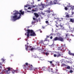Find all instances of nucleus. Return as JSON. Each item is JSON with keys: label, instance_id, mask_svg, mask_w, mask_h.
<instances>
[{"label": "nucleus", "instance_id": "f257e3e1", "mask_svg": "<svg viewBox=\"0 0 74 74\" xmlns=\"http://www.w3.org/2000/svg\"><path fill=\"white\" fill-rule=\"evenodd\" d=\"M19 11L21 13H19V12L16 10H14L13 11L14 13L13 15H16L12 16L11 17V19L13 21H16V20L19 19L21 18V14H22V15H23L24 14V11L22 12V10H20Z\"/></svg>", "mask_w": 74, "mask_h": 74}, {"label": "nucleus", "instance_id": "f03ea898", "mask_svg": "<svg viewBox=\"0 0 74 74\" xmlns=\"http://www.w3.org/2000/svg\"><path fill=\"white\" fill-rule=\"evenodd\" d=\"M27 37H29V33H31L30 35L31 36H36V34L32 30H29L28 29L27 30Z\"/></svg>", "mask_w": 74, "mask_h": 74}, {"label": "nucleus", "instance_id": "7ed1b4c3", "mask_svg": "<svg viewBox=\"0 0 74 74\" xmlns=\"http://www.w3.org/2000/svg\"><path fill=\"white\" fill-rule=\"evenodd\" d=\"M11 71V68H8V70L5 71V70H3V72H1V73L0 72L1 74H10V71Z\"/></svg>", "mask_w": 74, "mask_h": 74}, {"label": "nucleus", "instance_id": "20e7f679", "mask_svg": "<svg viewBox=\"0 0 74 74\" xmlns=\"http://www.w3.org/2000/svg\"><path fill=\"white\" fill-rule=\"evenodd\" d=\"M54 3L52 2V1H51L49 3H48V4H47L46 6H48L49 5H52L53 4H58L59 3V0H54L53 1Z\"/></svg>", "mask_w": 74, "mask_h": 74}, {"label": "nucleus", "instance_id": "39448f33", "mask_svg": "<svg viewBox=\"0 0 74 74\" xmlns=\"http://www.w3.org/2000/svg\"><path fill=\"white\" fill-rule=\"evenodd\" d=\"M58 41H60L62 42H63L64 41V39L62 37H58Z\"/></svg>", "mask_w": 74, "mask_h": 74}, {"label": "nucleus", "instance_id": "423d86ee", "mask_svg": "<svg viewBox=\"0 0 74 74\" xmlns=\"http://www.w3.org/2000/svg\"><path fill=\"white\" fill-rule=\"evenodd\" d=\"M65 14L66 15L65 17L66 18H69L70 17V14H68V13L66 12L65 13Z\"/></svg>", "mask_w": 74, "mask_h": 74}, {"label": "nucleus", "instance_id": "0eeeda50", "mask_svg": "<svg viewBox=\"0 0 74 74\" xmlns=\"http://www.w3.org/2000/svg\"><path fill=\"white\" fill-rule=\"evenodd\" d=\"M57 40L59 41V37H56L54 38V40H53V41H57Z\"/></svg>", "mask_w": 74, "mask_h": 74}, {"label": "nucleus", "instance_id": "6e6552de", "mask_svg": "<svg viewBox=\"0 0 74 74\" xmlns=\"http://www.w3.org/2000/svg\"><path fill=\"white\" fill-rule=\"evenodd\" d=\"M34 15L36 18H38L39 16V15L38 14L36 13H34Z\"/></svg>", "mask_w": 74, "mask_h": 74}, {"label": "nucleus", "instance_id": "1a4fd4ad", "mask_svg": "<svg viewBox=\"0 0 74 74\" xmlns=\"http://www.w3.org/2000/svg\"><path fill=\"white\" fill-rule=\"evenodd\" d=\"M69 53L70 55H72V56H74V53H71L70 51H69Z\"/></svg>", "mask_w": 74, "mask_h": 74}, {"label": "nucleus", "instance_id": "9d476101", "mask_svg": "<svg viewBox=\"0 0 74 74\" xmlns=\"http://www.w3.org/2000/svg\"><path fill=\"white\" fill-rule=\"evenodd\" d=\"M57 57L58 58V57H59L60 56H61V55L60 54V53H59L58 52L57 53Z\"/></svg>", "mask_w": 74, "mask_h": 74}, {"label": "nucleus", "instance_id": "9b49d317", "mask_svg": "<svg viewBox=\"0 0 74 74\" xmlns=\"http://www.w3.org/2000/svg\"><path fill=\"white\" fill-rule=\"evenodd\" d=\"M48 10H47L46 11V12L48 13H50L51 12V10H50V8H49Z\"/></svg>", "mask_w": 74, "mask_h": 74}, {"label": "nucleus", "instance_id": "f8f14e48", "mask_svg": "<svg viewBox=\"0 0 74 74\" xmlns=\"http://www.w3.org/2000/svg\"><path fill=\"white\" fill-rule=\"evenodd\" d=\"M49 72H51V71L52 72V71H53V69L52 68L49 69Z\"/></svg>", "mask_w": 74, "mask_h": 74}, {"label": "nucleus", "instance_id": "ddd939ff", "mask_svg": "<svg viewBox=\"0 0 74 74\" xmlns=\"http://www.w3.org/2000/svg\"><path fill=\"white\" fill-rule=\"evenodd\" d=\"M70 21L72 23H74V19L71 18L70 19Z\"/></svg>", "mask_w": 74, "mask_h": 74}, {"label": "nucleus", "instance_id": "4468645a", "mask_svg": "<svg viewBox=\"0 0 74 74\" xmlns=\"http://www.w3.org/2000/svg\"><path fill=\"white\" fill-rule=\"evenodd\" d=\"M47 67H44L43 68V70L44 71H46L47 70Z\"/></svg>", "mask_w": 74, "mask_h": 74}, {"label": "nucleus", "instance_id": "2eb2a0df", "mask_svg": "<svg viewBox=\"0 0 74 74\" xmlns=\"http://www.w3.org/2000/svg\"><path fill=\"white\" fill-rule=\"evenodd\" d=\"M25 49H26V50L27 51V48H29V47H28V45H25Z\"/></svg>", "mask_w": 74, "mask_h": 74}, {"label": "nucleus", "instance_id": "dca6fc26", "mask_svg": "<svg viewBox=\"0 0 74 74\" xmlns=\"http://www.w3.org/2000/svg\"><path fill=\"white\" fill-rule=\"evenodd\" d=\"M41 5H42V8H44V6H45V5L44 4H42V2L41 3Z\"/></svg>", "mask_w": 74, "mask_h": 74}, {"label": "nucleus", "instance_id": "f3484780", "mask_svg": "<svg viewBox=\"0 0 74 74\" xmlns=\"http://www.w3.org/2000/svg\"><path fill=\"white\" fill-rule=\"evenodd\" d=\"M45 23L47 24V25H49V23L48 22V21H45Z\"/></svg>", "mask_w": 74, "mask_h": 74}, {"label": "nucleus", "instance_id": "a211bd4d", "mask_svg": "<svg viewBox=\"0 0 74 74\" xmlns=\"http://www.w3.org/2000/svg\"><path fill=\"white\" fill-rule=\"evenodd\" d=\"M71 8L70 9V10H73L74 9V6H71Z\"/></svg>", "mask_w": 74, "mask_h": 74}, {"label": "nucleus", "instance_id": "6ab92c4d", "mask_svg": "<svg viewBox=\"0 0 74 74\" xmlns=\"http://www.w3.org/2000/svg\"><path fill=\"white\" fill-rule=\"evenodd\" d=\"M43 53L44 54H45V55H49V53L47 52L45 53V52H43Z\"/></svg>", "mask_w": 74, "mask_h": 74}, {"label": "nucleus", "instance_id": "aec40b11", "mask_svg": "<svg viewBox=\"0 0 74 74\" xmlns=\"http://www.w3.org/2000/svg\"><path fill=\"white\" fill-rule=\"evenodd\" d=\"M35 7H36V5H32L31 6V8H34Z\"/></svg>", "mask_w": 74, "mask_h": 74}, {"label": "nucleus", "instance_id": "412c9836", "mask_svg": "<svg viewBox=\"0 0 74 74\" xmlns=\"http://www.w3.org/2000/svg\"><path fill=\"white\" fill-rule=\"evenodd\" d=\"M71 6H70V4L69 3V4L67 6V7H71Z\"/></svg>", "mask_w": 74, "mask_h": 74}, {"label": "nucleus", "instance_id": "4be33fe9", "mask_svg": "<svg viewBox=\"0 0 74 74\" xmlns=\"http://www.w3.org/2000/svg\"><path fill=\"white\" fill-rule=\"evenodd\" d=\"M69 35V34H66V38H67V36Z\"/></svg>", "mask_w": 74, "mask_h": 74}, {"label": "nucleus", "instance_id": "5701e85b", "mask_svg": "<svg viewBox=\"0 0 74 74\" xmlns=\"http://www.w3.org/2000/svg\"><path fill=\"white\" fill-rule=\"evenodd\" d=\"M70 32H72V33H73V32H74V30H73V29H72L70 30Z\"/></svg>", "mask_w": 74, "mask_h": 74}, {"label": "nucleus", "instance_id": "b1692460", "mask_svg": "<svg viewBox=\"0 0 74 74\" xmlns=\"http://www.w3.org/2000/svg\"><path fill=\"white\" fill-rule=\"evenodd\" d=\"M30 50L31 51H33L34 50V48H32Z\"/></svg>", "mask_w": 74, "mask_h": 74}, {"label": "nucleus", "instance_id": "393cba45", "mask_svg": "<svg viewBox=\"0 0 74 74\" xmlns=\"http://www.w3.org/2000/svg\"><path fill=\"white\" fill-rule=\"evenodd\" d=\"M67 69H70V66H68L67 67Z\"/></svg>", "mask_w": 74, "mask_h": 74}, {"label": "nucleus", "instance_id": "a878e982", "mask_svg": "<svg viewBox=\"0 0 74 74\" xmlns=\"http://www.w3.org/2000/svg\"><path fill=\"white\" fill-rule=\"evenodd\" d=\"M33 3H31V4L33 5V4H34V0H33Z\"/></svg>", "mask_w": 74, "mask_h": 74}, {"label": "nucleus", "instance_id": "bb28decb", "mask_svg": "<svg viewBox=\"0 0 74 74\" xmlns=\"http://www.w3.org/2000/svg\"><path fill=\"white\" fill-rule=\"evenodd\" d=\"M64 8L65 10H68V8H67V7H65Z\"/></svg>", "mask_w": 74, "mask_h": 74}, {"label": "nucleus", "instance_id": "cd10ccee", "mask_svg": "<svg viewBox=\"0 0 74 74\" xmlns=\"http://www.w3.org/2000/svg\"><path fill=\"white\" fill-rule=\"evenodd\" d=\"M51 66L52 67H53L54 66V64H51Z\"/></svg>", "mask_w": 74, "mask_h": 74}, {"label": "nucleus", "instance_id": "c85d7f7f", "mask_svg": "<svg viewBox=\"0 0 74 74\" xmlns=\"http://www.w3.org/2000/svg\"><path fill=\"white\" fill-rule=\"evenodd\" d=\"M31 7H32V6H31L30 7H29V8H28V10H30V9H31V8H32Z\"/></svg>", "mask_w": 74, "mask_h": 74}, {"label": "nucleus", "instance_id": "c756f323", "mask_svg": "<svg viewBox=\"0 0 74 74\" xmlns=\"http://www.w3.org/2000/svg\"><path fill=\"white\" fill-rule=\"evenodd\" d=\"M29 5H25L24 7H28Z\"/></svg>", "mask_w": 74, "mask_h": 74}, {"label": "nucleus", "instance_id": "7c9ffc66", "mask_svg": "<svg viewBox=\"0 0 74 74\" xmlns=\"http://www.w3.org/2000/svg\"><path fill=\"white\" fill-rule=\"evenodd\" d=\"M62 66H66V64H62Z\"/></svg>", "mask_w": 74, "mask_h": 74}, {"label": "nucleus", "instance_id": "2f4dec72", "mask_svg": "<svg viewBox=\"0 0 74 74\" xmlns=\"http://www.w3.org/2000/svg\"><path fill=\"white\" fill-rule=\"evenodd\" d=\"M54 57H56V56H57V55H56V54H54Z\"/></svg>", "mask_w": 74, "mask_h": 74}, {"label": "nucleus", "instance_id": "473e14b6", "mask_svg": "<svg viewBox=\"0 0 74 74\" xmlns=\"http://www.w3.org/2000/svg\"><path fill=\"white\" fill-rule=\"evenodd\" d=\"M40 43H43V42H43V41L42 40H41L40 41Z\"/></svg>", "mask_w": 74, "mask_h": 74}, {"label": "nucleus", "instance_id": "72a5a7b5", "mask_svg": "<svg viewBox=\"0 0 74 74\" xmlns=\"http://www.w3.org/2000/svg\"><path fill=\"white\" fill-rule=\"evenodd\" d=\"M70 72L71 73H73V71L71 70L70 71Z\"/></svg>", "mask_w": 74, "mask_h": 74}, {"label": "nucleus", "instance_id": "f704fd0d", "mask_svg": "<svg viewBox=\"0 0 74 74\" xmlns=\"http://www.w3.org/2000/svg\"><path fill=\"white\" fill-rule=\"evenodd\" d=\"M67 40H69V42H70V41H71V39H67Z\"/></svg>", "mask_w": 74, "mask_h": 74}, {"label": "nucleus", "instance_id": "c9c22d12", "mask_svg": "<svg viewBox=\"0 0 74 74\" xmlns=\"http://www.w3.org/2000/svg\"><path fill=\"white\" fill-rule=\"evenodd\" d=\"M15 71L13 70L12 71V73H15Z\"/></svg>", "mask_w": 74, "mask_h": 74}, {"label": "nucleus", "instance_id": "e433bc0d", "mask_svg": "<svg viewBox=\"0 0 74 74\" xmlns=\"http://www.w3.org/2000/svg\"><path fill=\"white\" fill-rule=\"evenodd\" d=\"M3 64V62H0V65H1V64Z\"/></svg>", "mask_w": 74, "mask_h": 74}, {"label": "nucleus", "instance_id": "4c0bfd02", "mask_svg": "<svg viewBox=\"0 0 74 74\" xmlns=\"http://www.w3.org/2000/svg\"><path fill=\"white\" fill-rule=\"evenodd\" d=\"M49 62L51 64H52V61H49Z\"/></svg>", "mask_w": 74, "mask_h": 74}, {"label": "nucleus", "instance_id": "58836bf2", "mask_svg": "<svg viewBox=\"0 0 74 74\" xmlns=\"http://www.w3.org/2000/svg\"><path fill=\"white\" fill-rule=\"evenodd\" d=\"M72 15H73V14H74V12H72Z\"/></svg>", "mask_w": 74, "mask_h": 74}, {"label": "nucleus", "instance_id": "ea45409f", "mask_svg": "<svg viewBox=\"0 0 74 74\" xmlns=\"http://www.w3.org/2000/svg\"><path fill=\"white\" fill-rule=\"evenodd\" d=\"M25 64H26V65L27 66V65H28V63H25Z\"/></svg>", "mask_w": 74, "mask_h": 74}, {"label": "nucleus", "instance_id": "a19ab883", "mask_svg": "<svg viewBox=\"0 0 74 74\" xmlns=\"http://www.w3.org/2000/svg\"><path fill=\"white\" fill-rule=\"evenodd\" d=\"M2 60H3V62H4V59H3V58H2Z\"/></svg>", "mask_w": 74, "mask_h": 74}, {"label": "nucleus", "instance_id": "79ce46f5", "mask_svg": "<svg viewBox=\"0 0 74 74\" xmlns=\"http://www.w3.org/2000/svg\"><path fill=\"white\" fill-rule=\"evenodd\" d=\"M55 19H58V20H59V18H54Z\"/></svg>", "mask_w": 74, "mask_h": 74}, {"label": "nucleus", "instance_id": "37998d69", "mask_svg": "<svg viewBox=\"0 0 74 74\" xmlns=\"http://www.w3.org/2000/svg\"><path fill=\"white\" fill-rule=\"evenodd\" d=\"M53 37L52 36H51L50 38L51 39H52Z\"/></svg>", "mask_w": 74, "mask_h": 74}, {"label": "nucleus", "instance_id": "c03bdc74", "mask_svg": "<svg viewBox=\"0 0 74 74\" xmlns=\"http://www.w3.org/2000/svg\"><path fill=\"white\" fill-rule=\"evenodd\" d=\"M33 20H35V19H36V18H35L33 17Z\"/></svg>", "mask_w": 74, "mask_h": 74}, {"label": "nucleus", "instance_id": "a18cd8bd", "mask_svg": "<svg viewBox=\"0 0 74 74\" xmlns=\"http://www.w3.org/2000/svg\"><path fill=\"white\" fill-rule=\"evenodd\" d=\"M40 10H42L43 9L42 8H40Z\"/></svg>", "mask_w": 74, "mask_h": 74}, {"label": "nucleus", "instance_id": "49530a36", "mask_svg": "<svg viewBox=\"0 0 74 74\" xmlns=\"http://www.w3.org/2000/svg\"><path fill=\"white\" fill-rule=\"evenodd\" d=\"M23 67H26V65H24L23 66Z\"/></svg>", "mask_w": 74, "mask_h": 74}, {"label": "nucleus", "instance_id": "de8ad7c7", "mask_svg": "<svg viewBox=\"0 0 74 74\" xmlns=\"http://www.w3.org/2000/svg\"><path fill=\"white\" fill-rule=\"evenodd\" d=\"M27 12H30V11H27Z\"/></svg>", "mask_w": 74, "mask_h": 74}, {"label": "nucleus", "instance_id": "09e8293b", "mask_svg": "<svg viewBox=\"0 0 74 74\" xmlns=\"http://www.w3.org/2000/svg\"><path fill=\"white\" fill-rule=\"evenodd\" d=\"M42 28L43 29H44L45 28L44 27V26H42Z\"/></svg>", "mask_w": 74, "mask_h": 74}, {"label": "nucleus", "instance_id": "8fccbe9b", "mask_svg": "<svg viewBox=\"0 0 74 74\" xmlns=\"http://www.w3.org/2000/svg\"><path fill=\"white\" fill-rule=\"evenodd\" d=\"M56 71H58V70L57 69H56Z\"/></svg>", "mask_w": 74, "mask_h": 74}, {"label": "nucleus", "instance_id": "3c124183", "mask_svg": "<svg viewBox=\"0 0 74 74\" xmlns=\"http://www.w3.org/2000/svg\"><path fill=\"white\" fill-rule=\"evenodd\" d=\"M56 27H58V26L56 25Z\"/></svg>", "mask_w": 74, "mask_h": 74}, {"label": "nucleus", "instance_id": "603ef678", "mask_svg": "<svg viewBox=\"0 0 74 74\" xmlns=\"http://www.w3.org/2000/svg\"><path fill=\"white\" fill-rule=\"evenodd\" d=\"M61 19H62V20H63V18H61Z\"/></svg>", "mask_w": 74, "mask_h": 74}, {"label": "nucleus", "instance_id": "864d4df0", "mask_svg": "<svg viewBox=\"0 0 74 74\" xmlns=\"http://www.w3.org/2000/svg\"><path fill=\"white\" fill-rule=\"evenodd\" d=\"M40 33H42V31H40Z\"/></svg>", "mask_w": 74, "mask_h": 74}, {"label": "nucleus", "instance_id": "5fc2aeb1", "mask_svg": "<svg viewBox=\"0 0 74 74\" xmlns=\"http://www.w3.org/2000/svg\"><path fill=\"white\" fill-rule=\"evenodd\" d=\"M26 34H27L26 33L25 34V36H26Z\"/></svg>", "mask_w": 74, "mask_h": 74}, {"label": "nucleus", "instance_id": "6e6d98bb", "mask_svg": "<svg viewBox=\"0 0 74 74\" xmlns=\"http://www.w3.org/2000/svg\"><path fill=\"white\" fill-rule=\"evenodd\" d=\"M59 21H62V20H59Z\"/></svg>", "mask_w": 74, "mask_h": 74}, {"label": "nucleus", "instance_id": "4d7b16f0", "mask_svg": "<svg viewBox=\"0 0 74 74\" xmlns=\"http://www.w3.org/2000/svg\"><path fill=\"white\" fill-rule=\"evenodd\" d=\"M32 11H34V10H32Z\"/></svg>", "mask_w": 74, "mask_h": 74}, {"label": "nucleus", "instance_id": "13d9d810", "mask_svg": "<svg viewBox=\"0 0 74 74\" xmlns=\"http://www.w3.org/2000/svg\"><path fill=\"white\" fill-rule=\"evenodd\" d=\"M55 22L56 23H58V22H56V21H55Z\"/></svg>", "mask_w": 74, "mask_h": 74}, {"label": "nucleus", "instance_id": "bf43d9fd", "mask_svg": "<svg viewBox=\"0 0 74 74\" xmlns=\"http://www.w3.org/2000/svg\"><path fill=\"white\" fill-rule=\"evenodd\" d=\"M33 23H34V22H32V24H33Z\"/></svg>", "mask_w": 74, "mask_h": 74}, {"label": "nucleus", "instance_id": "052dcab7", "mask_svg": "<svg viewBox=\"0 0 74 74\" xmlns=\"http://www.w3.org/2000/svg\"><path fill=\"white\" fill-rule=\"evenodd\" d=\"M40 1V0H38V1Z\"/></svg>", "mask_w": 74, "mask_h": 74}, {"label": "nucleus", "instance_id": "680f3d73", "mask_svg": "<svg viewBox=\"0 0 74 74\" xmlns=\"http://www.w3.org/2000/svg\"><path fill=\"white\" fill-rule=\"evenodd\" d=\"M30 48H32V46H29Z\"/></svg>", "mask_w": 74, "mask_h": 74}, {"label": "nucleus", "instance_id": "e2e57ef3", "mask_svg": "<svg viewBox=\"0 0 74 74\" xmlns=\"http://www.w3.org/2000/svg\"><path fill=\"white\" fill-rule=\"evenodd\" d=\"M25 10H27V9H25Z\"/></svg>", "mask_w": 74, "mask_h": 74}, {"label": "nucleus", "instance_id": "0e129e2a", "mask_svg": "<svg viewBox=\"0 0 74 74\" xmlns=\"http://www.w3.org/2000/svg\"><path fill=\"white\" fill-rule=\"evenodd\" d=\"M32 65H31V66H32Z\"/></svg>", "mask_w": 74, "mask_h": 74}, {"label": "nucleus", "instance_id": "69168bd1", "mask_svg": "<svg viewBox=\"0 0 74 74\" xmlns=\"http://www.w3.org/2000/svg\"><path fill=\"white\" fill-rule=\"evenodd\" d=\"M11 14H12L13 13H12H12H11Z\"/></svg>", "mask_w": 74, "mask_h": 74}, {"label": "nucleus", "instance_id": "338daca9", "mask_svg": "<svg viewBox=\"0 0 74 74\" xmlns=\"http://www.w3.org/2000/svg\"><path fill=\"white\" fill-rule=\"evenodd\" d=\"M57 30H58V29H56V31Z\"/></svg>", "mask_w": 74, "mask_h": 74}, {"label": "nucleus", "instance_id": "774afa93", "mask_svg": "<svg viewBox=\"0 0 74 74\" xmlns=\"http://www.w3.org/2000/svg\"><path fill=\"white\" fill-rule=\"evenodd\" d=\"M45 12H46V11H45Z\"/></svg>", "mask_w": 74, "mask_h": 74}]
</instances>
